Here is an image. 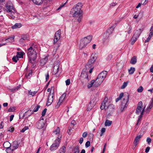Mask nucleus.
Here are the masks:
<instances>
[{"label":"nucleus","instance_id":"nucleus-10","mask_svg":"<svg viewBox=\"0 0 153 153\" xmlns=\"http://www.w3.org/2000/svg\"><path fill=\"white\" fill-rule=\"evenodd\" d=\"M129 94L128 93H127L126 94H125L124 98L122 101L121 105H126L128 106L127 103L129 101Z\"/></svg>","mask_w":153,"mask_h":153},{"label":"nucleus","instance_id":"nucleus-42","mask_svg":"<svg viewBox=\"0 0 153 153\" xmlns=\"http://www.w3.org/2000/svg\"><path fill=\"white\" fill-rule=\"evenodd\" d=\"M60 131V128L59 127H58L56 129L53 131V132L55 133V134H57L59 133Z\"/></svg>","mask_w":153,"mask_h":153},{"label":"nucleus","instance_id":"nucleus-47","mask_svg":"<svg viewBox=\"0 0 153 153\" xmlns=\"http://www.w3.org/2000/svg\"><path fill=\"white\" fill-rule=\"evenodd\" d=\"M79 147L78 146H76L74 148V153H79Z\"/></svg>","mask_w":153,"mask_h":153},{"label":"nucleus","instance_id":"nucleus-26","mask_svg":"<svg viewBox=\"0 0 153 153\" xmlns=\"http://www.w3.org/2000/svg\"><path fill=\"white\" fill-rule=\"evenodd\" d=\"M136 62L137 57L136 56H134L131 58L130 63L132 64H135Z\"/></svg>","mask_w":153,"mask_h":153},{"label":"nucleus","instance_id":"nucleus-16","mask_svg":"<svg viewBox=\"0 0 153 153\" xmlns=\"http://www.w3.org/2000/svg\"><path fill=\"white\" fill-rule=\"evenodd\" d=\"M82 6L81 3H78L76 4L75 6H74L72 9H74V10H76L78 11H81V8Z\"/></svg>","mask_w":153,"mask_h":153},{"label":"nucleus","instance_id":"nucleus-22","mask_svg":"<svg viewBox=\"0 0 153 153\" xmlns=\"http://www.w3.org/2000/svg\"><path fill=\"white\" fill-rule=\"evenodd\" d=\"M93 63H94L90 62V61L89 60L87 64L85 65L86 69H89L90 68H91L92 67H94L93 65Z\"/></svg>","mask_w":153,"mask_h":153},{"label":"nucleus","instance_id":"nucleus-32","mask_svg":"<svg viewBox=\"0 0 153 153\" xmlns=\"http://www.w3.org/2000/svg\"><path fill=\"white\" fill-rule=\"evenodd\" d=\"M135 71V68L134 67H131L130 69L128 70L129 74H132Z\"/></svg>","mask_w":153,"mask_h":153},{"label":"nucleus","instance_id":"nucleus-29","mask_svg":"<svg viewBox=\"0 0 153 153\" xmlns=\"http://www.w3.org/2000/svg\"><path fill=\"white\" fill-rule=\"evenodd\" d=\"M33 2L36 4L39 5L42 4L43 0H32Z\"/></svg>","mask_w":153,"mask_h":153},{"label":"nucleus","instance_id":"nucleus-54","mask_svg":"<svg viewBox=\"0 0 153 153\" xmlns=\"http://www.w3.org/2000/svg\"><path fill=\"white\" fill-rule=\"evenodd\" d=\"M142 14L141 13H140L137 16L136 15H135L133 17V18L134 19H137L138 17H139L140 16V18H141L142 17Z\"/></svg>","mask_w":153,"mask_h":153},{"label":"nucleus","instance_id":"nucleus-14","mask_svg":"<svg viewBox=\"0 0 153 153\" xmlns=\"http://www.w3.org/2000/svg\"><path fill=\"white\" fill-rule=\"evenodd\" d=\"M49 55L45 56L44 58L41 59L40 60V64L41 66L44 65L47 62L48 59Z\"/></svg>","mask_w":153,"mask_h":153},{"label":"nucleus","instance_id":"nucleus-4","mask_svg":"<svg viewBox=\"0 0 153 153\" xmlns=\"http://www.w3.org/2000/svg\"><path fill=\"white\" fill-rule=\"evenodd\" d=\"M92 37V35H90L84 38L81 41L79 48L81 49L85 47L87 44L91 42Z\"/></svg>","mask_w":153,"mask_h":153},{"label":"nucleus","instance_id":"nucleus-57","mask_svg":"<svg viewBox=\"0 0 153 153\" xmlns=\"http://www.w3.org/2000/svg\"><path fill=\"white\" fill-rule=\"evenodd\" d=\"M90 145V142L89 141H87L85 143V146L86 148H88Z\"/></svg>","mask_w":153,"mask_h":153},{"label":"nucleus","instance_id":"nucleus-46","mask_svg":"<svg viewBox=\"0 0 153 153\" xmlns=\"http://www.w3.org/2000/svg\"><path fill=\"white\" fill-rule=\"evenodd\" d=\"M66 95V93H64L61 95L59 99H60V100H63L65 97Z\"/></svg>","mask_w":153,"mask_h":153},{"label":"nucleus","instance_id":"nucleus-41","mask_svg":"<svg viewBox=\"0 0 153 153\" xmlns=\"http://www.w3.org/2000/svg\"><path fill=\"white\" fill-rule=\"evenodd\" d=\"M15 110V107H11L8 110V112H13Z\"/></svg>","mask_w":153,"mask_h":153},{"label":"nucleus","instance_id":"nucleus-52","mask_svg":"<svg viewBox=\"0 0 153 153\" xmlns=\"http://www.w3.org/2000/svg\"><path fill=\"white\" fill-rule=\"evenodd\" d=\"M47 109L46 108H45L44 109L43 111L42 112V116H44L47 112Z\"/></svg>","mask_w":153,"mask_h":153},{"label":"nucleus","instance_id":"nucleus-39","mask_svg":"<svg viewBox=\"0 0 153 153\" xmlns=\"http://www.w3.org/2000/svg\"><path fill=\"white\" fill-rule=\"evenodd\" d=\"M13 61L15 63H16L19 60V58L17 56H14L12 58Z\"/></svg>","mask_w":153,"mask_h":153},{"label":"nucleus","instance_id":"nucleus-36","mask_svg":"<svg viewBox=\"0 0 153 153\" xmlns=\"http://www.w3.org/2000/svg\"><path fill=\"white\" fill-rule=\"evenodd\" d=\"M37 92V91H34L33 92L31 91V90L29 91L28 94L29 95H31L32 96H34Z\"/></svg>","mask_w":153,"mask_h":153},{"label":"nucleus","instance_id":"nucleus-45","mask_svg":"<svg viewBox=\"0 0 153 153\" xmlns=\"http://www.w3.org/2000/svg\"><path fill=\"white\" fill-rule=\"evenodd\" d=\"M40 106L39 105H36L35 108H34L33 111V113L34 112H36L37 111L39 108H40Z\"/></svg>","mask_w":153,"mask_h":153},{"label":"nucleus","instance_id":"nucleus-15","mask_svg":"<svg viewBox=\"0 0 153 153\" xmlns=\"http://www.w3.org/2000/svg\"><path fill=\"white\" fill-rule=\"evenodd\" d=\"M19 146V144H18V142L17 141H15L13 142L12 144V149L10 150V152H13L14 150L17 149Z\"/></svg>","mask_w":153,"mask_h":153},{"label":"nucleus","instance_id":"nucleus-60","mask_svg":"<svg viewBox=\"0 0 153 153\" xmlns=\"http://www.w3.org/2000/svg\"><path fill=\"white\" fill-rule=\"evenodd\" d=\"M66 84L67 85H69L70 84V80L69 79H67L65 81Z\"/></svg>","mask_w":153,"mask_h":153},{"label":"nucleus","instance_id":"nucleus-24","mask_svg":"<svg viewBox=\"0 0 153 153\" xmlns=\"http://www.w3.org/2000/svg\"><path fill=\"white\" fill-rule=\"evenodd\" d=\"M132 32V27L131 25H128L126 27L125 31V32H127L128 33L130 34Z\"/></svg>","mask_w":153,"mask_h":153},{"label":"nucleus","instance_id":"nucleus-50","mask_svg":"<svg viewBox=\"0 0 153 153\" xmlns=\"http://www.w3.org/2000/svg\"><path fill=\"white\" fill-rule=\"evenodd\" d=\"M28 129V127L27 126H25L20 131L22 132H24L26 130Z\"/></svg>","mask_w":153,"mask_h":153},{"label":"nucleus","instance_id":"nucleus-28","mask_svg":"<svg viewBox=\"0 0 153 153\" xmlns=\"http://www.w3.org/2000/svg\"><path fill=\"white\" fill-rule=\"evenodd\" d=\"M93 102L94 104V101L93 100H91V101L89 103L88 105V107L87 108V110L88 111H90L92 108L93 107V106L91 105V103Z\"/></svg>","mask_w":153,"mask_h":153},{"label":"nucleus","instance_id":"nucleus-40","mask_svg":"<svg viewBox=\"0 0 153 153\" xmlns=\"http://www.w3.org/2000/svg\"><path fill=\"white\" fill-rule=\"evenodd\" d=\"M60 31L59 30L57 31L55 34V36L58 38H60Z\"/></svg>","mask_w":153,"mask_h":153},{"label":"nucleus","instance_id":"nucleus-2","mask_svg":"<svg viewBox=\"0 0 153 153\" xmlns=\"http://www.w3.org/2000/svg\"><path fill=\"white\" fill-rule=\"evenodd\" d=\"M34 44H32L31 46L27 49V54L28 58L36 59L37 55L35 49L33 48Z\"/></svg>","mask_w":153,"mask_h":153},{"label":"nucleus","instance_id":"nucleus-23","mask_svg":"<svg viewBox=\"0 0 153 153\" xmlns=\"http://www.w3.org/2000/svg\"><path fill=\"white\" fill-rule=\"evenodd\" d=\"M22 26V25L20 23H16L14 25L11 27V28L13 29H16L20 28Z\"/></svg>","mask_w":153,"mask_h":153},{"label":"nucleus","instance_id":"nucleus-48","mask_svg":"<svg viewBox=\"0 0 153 153\" xmlns=\"http://www.w3.org/2000/svg\"><path fill=\"white\" fill-rule=\"evenodd\" d=\"M144 111V108L143 109V110L141 112V113H140V115L139 117V118H138L139 119H142V116L143 115Z\"/></svg>","mask_w":153,"mask_h":153},{"label":"nucleus","instance_id":"nucleus-64","mask_svg":"<svg viewBox=\"0 0 153 153\" xmlns=\"http://www.w3.org/2000/svg\"><path fill=\"white\" fill-rule=\"evenodd\" d=\"M14 128L13 127H10L9 128V129L8 130V131H10V132H12L14 130Z\"/></svg>","mask_w":153,"mask_h":153},{"label":"nucleus","instance_id":"nucleus-30","mask_svg":"<svg viewBox=\"0 0 153 153\" xmlns=\"http://www.w3.org/2000/svg\"><path fill=\"white\" fill-rule=\"evenodd\" d=\"M97 59V57L94 56V55L92 54L91 56V59L89 60L90 61V62L94 63Z\"/></svg>","mask_w":153,"mask_h":153},{"label":"nucleus","instance_id":"nucleus-27","mask_svg":"<svg viewBox=\"0 0 153 153\" xmlns=\"http://www.w3.org/2000/svg\"><path fill=\"white\" fill-rule=\"evenodd\" d=\"M66 147L63 146H62L58 151L57 153H65L66 150Z\"/></svg>","mask_w":153,"mask_h":153},{"label":"nucleus","instance_id":"nucleus-51","mask_svg":"<svg viewBox=\"0 0 153 153\" xmlns=\"http://www.w3.org/2000/svg\"><path fill=\"white\" fill-rule=\"evenodd\" d=\"M105 128H102V129H101V134H100V136H102L103 134L105 132Z\"/></svg>","mask_w":153,"mask_h":153},{"label":"nucleus","instance_id":"nucleus-37","mask_svg":"<svg viewBox=\"0 0 153 153\" xmlns=\"http://www.w3.org/2000/svg\"><path fill=\"white\" fill-rule=\"evenodd\" d=\"M63 101V100H60V99H59V101L57 102V105L55 106V108H58L59 107Z\"/></svg>","mask_w":153,"mask_h":153},{"label":"nucleus","instance_id":"nucleus-13","mask_svg":"<svg viewBox=\"0 0 153 153\" xmlns=\"http://www.w3.org/2000/svg\"><path fill=\"white\" fill-rule=\"evenodd\" d=\"M28 66H27L25 69L26 73L25 76L27 78L30 79L32 76V71L31 70L28 71Z\"/></svg>","mask_w":153,"mask_h":153},{"label":"nucleus","instance_id":"nucleus-17","mask_svg":"<svg viewBox=\"0 0 153 153\" xmlns=\"http://www.w3.org/2000/svg\"><path fill=\"white\" fill-rule=\"evenodd\" d=\"M84 69H83L82 72L81 77L86 79V81L87 82L88 81V76L87 72H85V71H84Z\"/></svg>","mask_w":153,"mask_h":153},{"label":"nucleus","instance_id":"nucleus-38","mask_svg":"<svg viewBox=\"0 0 153 153\" xmlns=\"http://www.w3.org/2000/svg\"><path fill=\"white\" fill-rule=\"evenodd\" d=\"M127 105H121L120 108L121 111L122 112L124 111L127 108Z\"/></svg>","mask_w":153,"mask_h":153},{"label":"nucleus","instance_id":"nucleus-20","mask_svg":"<svg viewBox=\"0 0 153 153\" xmlns=\"http://www.w3.org/2000/svg\"><path fill=\"white\" fill-rule=\"evenodd\" d=\"M153 107V97L151 99L149 104L147 108V111L149 112L150 109Z\"/></svg>","mask_w":153,"mask_h":153},{"label":"nucleus","instance_id":"nucleus-1","mask_svg":"<svg viewBox=\"0 0 153 153\" xmlns=\"http://www.w3.org/2000/svg\"><path fill=\"white\" fill-rule=\"evenodd\" d=\"M114 26H112L108 29L105 32L103 35V42L105 45L108 44L109 41V36L111 34L114 29Z\"/></svg>","mask_w":153,"mask_h":153},{"label":"nucleus","instance_id":"nucleus-63","mask_svg":"<svg viewBox=\"0 0 153 153\" xmlns=\"http://www.w3.org/2000/svg\"><path fill=\"white\" fill-rule=\"evenodd\" d=\"M143 106V103L142 101L139 102L137 105V106L138 107H141L142 108Z\"/></svg>","mask_w":153,"mask_h":153},{"label":"nucleus","instance_id":"nucleus-43","mask_svg":"<svg viewBox=\"0 0 153 153\" xmlns=\"http://www.w3.org/2000/svg\"><path fill=\"white\" fill-rule=\"evenodd\" d=\"M128 83V82L127 81L126 82H124L123 83V85L121 87V88L123 89H124L127 86Z\"/></svg>","mask_w":153,"mask_h":153},{"label":"nucleus","instance_id":"nucleus-11","mask_svg":"<svg viewBox=\"0 0 153 153\" xmlns=\"http://www.w3.org/2000/svg\"><path fill=\"white\" fill-rule=\"evenodd\" d=\"M3 146L6 149V152L7 153L10 152L9 150L11 149V148H10L11 145L9 141H6L3 144Z\"/></svg>","mask_w":153,"mask_h":153},{"label":"nucleus","instance_id":"nucleus-25","mask_svg":"<svg viewBox=\"0 0 153 153\" xmlns=\"http://www.w3.org/2000/svg\"><path fill=\"white\" fill-rule=\"evenodd\" d=\"M24 54V53L23 52H17L16 56L18 57V58H22Z\"/></svg>","mask_w":153,"mask_h":153},{"label":"nucleus","instance_id":"nucleus-9","mask_svg":"<svg viewBox=\"0 0 153 153\" xmlns=\"http://www.w3.org/2000/svg\"><path fill=\"white\" fill-rule=\"evenodd\" d=\"M6 7L7 8L6 11L7 12H10L11 14H12V13L14 14L16 13V10L14 7L11 5L7 4Z\"/></svg>","mask_w":153,"mask_h":153},{"label":"nucleus","instance_id":"nucleus-49","mask_svg":"<svg viewBox=\"0 0 153 153\" xmlns=\"http://www.w3.org/2000/svg\"><path fill=\"white\" fill-rule=\"evenodd\" d=\"M143 90V88L142 86H140L137 89V91L138 92H142Z\"/></svg>","mask_w":153,"mask_h":153},{"label":"nucleus","instance_id":"nucleus-34","mask_svg":"<svg viewBox=\"0 0 153 153\" xmlns=\"http://www.w3.org/2000/svg\"><path fill=\"white\" fill-rule=\"evenodd\" d=\"M95 81H95V80H94V79L91 80V81L90 82V83L88 84V88H90L91 87Z\"/></svg>","mask_w":153,"mask_h":153},{"label":"nucleus","instance_id":"nucleus-53","mask_svg":"<svg viewBox=\"0 0 153 153\" xmlns=\"http://www.w3.org/2000/svg\"><path fill=\"white\" fill-rule=\"evenodd\" d=\"M141 120V119H139L138 118V120L137 121V122L135 126V128H137L138 125L140 123Z\"/></svg>","mask_w":153,"mask_h":153},{"label":"nucleus","instance_id":"nucleus-7","mask_svg":"<svg viewBox=\"0 0 153 153\" xmlns=\"http://www.w3.org/2000/svg\"><path fill=\"white\" fill-rule=\"evenodd\" d=\"M54 92L53 89V92H52V94L51 93H50L48 94L47 100V105L49 106L51 104L54 100Z\"/></svg>","mask_w":153,"mask_h":153},{"label":"nucleus","instance_id":"nucleus-35","mask_svg":"<svg viewBox=\"0 0 153 153\" xmlns=\"http://www.w3.org/2000/svg\"><path fill=\"white\" fill-rule=\"evenodd\" d=\"M108 109H109V110H111V111H113L114 110V105L112 104H110L108 108Z\"/></svg>","mask_w":153,"mask_h":153},{"label":"nucleus","instance_id":"nucleus-55","mask_svg":"<svg viewBox=\"0 0 153 153\" xmlns=\"http://www.w3.org/2000/svg\"><path fill=\"white\" fill-rule=\"evenodd\" d=\"M53 89H53L54 90V87L53 86H52L50 88H48L47 89V91L48 92H50V93H51V94H52V90Z\"/></svg>","mask_w":153,"mask_h":153},{"label":"nucleus","instance_id":"nucleus-59","mask_svg":"<svg viewBox=\"0 0 153 153\" xmlns=\"http://www.w3.org/2000/svg\"><path fill=\"white\" fill-rule=\"evenodd\" d=\"M151 139L150 138L148 137L147 138L146 141L148 144H150L151 143Z\"/></svg>","mask_w":153,"mask_h":153},{"label":"nucleus","instance_id":"nucleus-5","mask_svg":"<svg viewBox=\"0 0 153 153\" xmlns=\"http://www.w3.org/2000/svg\"><path fill=\"white\" fill-rule=\"evenodd\" d=\"M71 13L73 17L77 18L76 21H77L79 22H81L82 17L81 11L74 10V9H71Z\"/></svg>","mask_w":153,"mask_h":153},{"label":"nucleus","instance_id":"nucleus-8","mask_svg":"<svg viewBox=\"0 0 153 153\" xmlns=\"http://www.w3.org/2000/svg\"><path fill=\"white\" fill-rule=\"evenodd\" d=\"M45 121L44 120H39L36 123V127L37 128L41 129L45 127Z\"/></svg>","mask_w":153,"mask_h":153},{"label":"nucleus","instance_id":"nucleus-6","mask_svg":"<svg viewBox=\"0 0 153 153\" xmlns=\"http://www.w3.org/2000/svg\"><path fill=\"white\" fill-rule=\"evenodd\" d=\"M61 138V136H58L55 140V142L51 146L50 149L51 151H53L57 149L59 146Z\"/></svg>","mask_w":153,"mask_h":153},{"label":"nucleus","instance_id":"nucleus-12","mask_svg":"<svg viewBox=\"0 0 153 153\" xmlns=\"http://www.w3.org/2000/svg\"><path fill=\"white\" fill-rule=\"evenodd\" d=\"M143 31V29H139L138 30H135L132 37V38H136L137 39Z\"/></svg>","mask_w":153,"mask_h":153},{"label":"nucleus","instance_id":"nucleus-44","mask_svg":"<svg viewBox=\"0 0 153 153\" xmlns=\"http://www.w3.org/2000/svg\"><path fill=\"white\" fill-rule=\"evenodd\" d=\"M153 26H152L150 28V33H149V36H150L152 37L153 35Z\"/></svg>","mask_w":153,"mask_h":153},{"label":"nucleus","instance_id":"nucleus-18","mask_svg":"<svg viewBox=\"0 0 153 153\" xmlns=\"http://www.w3.org/2000/svg\"><path fill=\"white\" fill-rule=\"evenodd\" d=\"M28 40V35L27 34H23L21 36V38L19 39V42L23 43L25 40Z\"/></svg>","mask_w":153,"mask_h":153},{"label":"nucleus","instance_id":"nucleus-61","mask_svg":"<svg viewBox=\"0 0 153 153\" xmlns=\"http://www.w3.org/2000/svg\"><path fill=\"white\" fill-rule=\"evenodd\" d=\"M59 38H58L57 37H56L55 36L53 40L54 44H55V43H56L57 42L58 39H59Z\"/></svg>","mask_w":153,"mask_h":153},{"label":"nucleus","instance_id":"nucleus-31","mask_svg":"<svg viewBox=\"0 0 153 153\" xmlns=\"http://www.w3.org/2000/svg\"><path fill=\"white\" fill-rule=\"evenodd\" d=\"M112 121H111L108 120H106L105 123V126H109L111 124Z\"/></svg>","mask_w":153,"mask_h":153},{"label":"nucleus","instance_id":"nucleus-56","mask_svg":"<svg viewBox=\"0 0 153 153\" xmlns=\"http://www.w3.org/2000/svg\"><path fill=\"white\" fill-rule=\"evenodd\" d=\"M148 0H142L141 4L143 5L146 4L148 2Z\"/></svg>","mask_w":153,"mask_h":153},{"label":"nucleus","instance_id":"nucleus-62","mask_svg":"<svg viewBox=\"0 0 153 153\" xmlns=\"http://www.w3.org/2000/svg\"><path fill=\"white\" fill-rule=\"evenodd\" d=\"M112 58V55L111 54H109L107 58L108 60H110Z\"/></svg>","mask_w":153,"mask_h":153},{"label":"nucleus","instance_id":"nucleus-33","mask_svg":"<svg viewBox=\"0 0 153 153\" xmlns=\"http://www.w3.org/2000/svg\"><path fill=\"white\" fill-rule=\"evenodd\" d=\"M142 108L141 107H137L136 109V113L137 114L139 115L140 113H141L142 111Z\"/></svg>","mask_w":153,"mask_h":153},{"label":"nucleus","instance_id":"nucleus-21","mask_svg":"<svg viewBox=\"0 0 153 153\" xmlns=\"http://www.w3.org/2000/svg\"><path fill=\"white\" fill-rule=\"evenodd\" d=\"M142 136V135L140 134L136 137L134 141V143L136 146L137 145L138 142Z\"/></svg>","mask_w":153,"mask_h":153},{"label":"nucleus","instance_id":"nucleus-58","mask_svg":"<svg viewBox=\"0 0 153 153\" xmlns=\"http://www.w3.org/2000/svg\"><path fill=\"white\" fill-rule=\"evenodd\" d=\"M59 64H57L53 67V70L59 69Z\"/></svg>","mask_w":153,"mask_h":153},{"label":"nucleus","instance_id":"nucleus-3","mask_svg":"<svg viewBox=\"0 0 153 153\" xmlns=\"http://www.w3.org/2000/svg\"><path fill=\"white\" fill-rule=\"evenodd\" d=\"M107 74V71H103L98 74L95 79V81H97L98 83L97 85L95 84H94V85L95 87H97L100 85L101 83L104 81L106 78Z\"/></svg>","mask_w":153,"mask_h":153},{"label":"nucleus","instance_id":"nucleus-19","mask_svg":"<svg viewBox=\"0 0 153 153\" xmlns=\"http://www.w3.org/2000/svg\"><path fill=\"white\" fill-rule=\"evenodd\" d=\"M33 114V112L31 110H29L25 112L23 114V118L25 116L26 117H28Z\"/></svg>","mask_w":153,"mask_h":153}]
</instances>
